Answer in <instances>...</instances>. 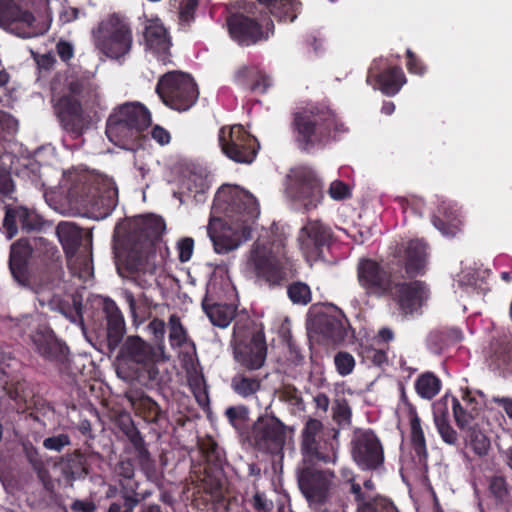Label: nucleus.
<instances>
[{"label": "nucleus", "mask_w": 512, "mask_h": 512, "mask_svg": "<svg viewBox=\"0 0 512 512\" xmlns=\"http://www.w3.org/2000/svg\"><path fill=\"white\" fill-rule=\"evenodd\" d=\"M491 361L504 373H512V341H500L493 347Z\"/></svg>", "instance_id": "3c124183"}, {"label": "nucleus", "mask_w": 512, "mask_h": 512, "mask_svg": "<svg viewBox=\"0 0 512 512\" xmlns=\"http://www.w3.org/2000/svg\"><path fill=\"white\" fill-rule=\"evenodd\" d=\"M199 0H181L179 5V24L182 28L187 29L195 20V12L198 7Z\"/></svg>", "instance_id": "680f3d73"}, {"label": "nucleus", "mask_w": 512, "mask_h": 512, "mask_svg": "<svg viewBox=\"0 0 512 512\" xmlns=\"http://www.w3.org/2000/svg\"><path fill=\"white\" fill-rule=\"evenodd\" d=\"M223 154L236 163L251 164L257 156V139L240 125L223 126L218 133Z\"/></svg>", "instance_id": "4468645a"}, {"label": "nucleus", "mask_w": 512, "mask_h": 512, "mask_svg": "<svg viewBox=\"0 0 512 512\" xmlns=\"http://www.w3.org/2000/svg\"><path fill=\"white\" fill-rule=\"evenodd\" d=\"M153 347L139 336H128L120 347L117 373L126 370L124 378L137 381H152L159 373L154 362Z\"/></svg>", "instance_id": "0eeeda50"}, {"label": "nucleus", "mask_w": 512, "mask_h": 512, "mask_svg": "<svg viewBox=\"0 0 512 512\" xmlns=\"http://www.w3.org/2000/svg\"><path fill=\"white\" fill-rule=\"evenodd\" d=\"M166 228L162 217L152 214L136 216L122 239L123 251L117 255L120 276L127 277L142 289L157 282L155 248L161 242Z\"/></svg>", "instance_id": "f257e3e1"}, {"label": "nucleus", "mask_w": 512, "mask_h": 512, "mask_svg": "<svg viewBox=\"0 0 512 512\" xmlns=\"http://www.w3.org/2000/svg\"><path fill=\"white\" fill-rule=\"evenodd\" d=\"M363 358L371 364L381 367L388 362L387 352L384 349H377L372 346H366L362 349Z\"/></svg>", "instance_id": "338daca9"}, {"label": "nucleus", "mask_w": 512, "mask_h": 512, "mask_svg": "<svg viewBox=\"0 0 512 512\" xmlns=\"http://www.w3.org/2000/svg\"><path fill=\"white\" fill-rule=\"evenodd\" d=\"M230 38L240 47H251L268 41L275 33L273 20L266 12L250 16L243 12L231 13L226 18Z\"/></svg>", "instance_id": "6e6552de"}, {"label": "nucleus", "mask_w": 512, "mask_h": 512, "mask_svg": "<svg viewBox=\"0 0 512 512\" xmlns=\"http://www.w3.org/2000/svg\"><path fill=\"white\" fill-rule=\"evenodd\" d=\"M453 416L456 425L464 430L472 425V422L479 416L484 406L489 407V400L483 392H472L469 389L462 390L461 400L451 396Z\"/></svg>", "instance_id": "393cba45"}, {"label": "nucleus", "mask_w": 512, "mask_h": 512, "mask_svg": "<svg viewBox=\"0 0 512 512\" xmlns=\"http://www.w3.org/2000/svg\"><path fill=\"white\" fill-rule=\"evenodd\" d=\"M387 297L397 304L402 315H412L422 307L428 297V288L426 283L420 280L399 279L394 281L393 289Z\"/></svg>", "instance_id": "4be33fe9"}, {"label": "nucleus", "mask_w": 512, "mask_h": 512, "mask_svg": "<svg viewBox=\"0 0 512 512\" xmlns=\"http://www.w3.org/2000/svg\"><path fill=\"white\" fill-rule=\"evenodd\" d=\"M123 298L128 304L134 322H143L150 316L153 301L145 293H141L138 298H135L131 291L125 290Z\"/></svg>", "instance_id": "49530a36"}, {"label": "nucleus", "mask_w": 512, "mask_h": 512, "mask_svg": "<svg viewBox=\"0 0 512 512\" xmlns=\"http://www.w3.org/2000/svg\"><path fill=\"white\" fill-rule=\"evenodd\" d=\"M169 339L172 346L181 347L186 343L187 332L176 314L169 317Z\"/></svg>", "instance_id": "bf43d9fd"}, {"label": "nucleus", "mask_w": 512, "mask_h": 512, "mask_svg": "<svg viewBox=\"0 0 512 512\" xmlns=\"http://www.w3.org/2000/svg\"><path fill=\"white\" fill-rule=\"evenodd\" d=\"M117 484L120 487L121 501L110 504L108 512H133L138 506L135 491L139 489V482L135 478V466L131 459L120 460L114 469Z\"/></svg>", "instance_id": "412c9836"}, {"label": "nucleus", "mask_w": 512, "mask_h": 512, "mask_svg": "<svg viewBox=\"0 0 512 512\" xmlns=\"http://www.w3.org/2000/svg\"><path fill=\"white\" fill-rule=\"evenodd\" d=\"M199 450L206 461L205 466L220 467L225 461L224 451L219 447L215 439L206 435L198 440Z\"/></svg>", "instance_id": "09e8293b"}, {"label": "nucleus", "mask_w": 512, "mask_h": 512, "mask_svg": "<svg viewBox=\"0 0 512 512\" xmlns=\"http://www.w3.org/2000/svg\"><path fill=\"white\" fill-rule=\"evenodd\" d=\"M463 338L461 329L457 327H441L432 330L427 337V346L430 351L440 354L451 345L460 342Z\"/></svg>", "instance_id": "58836bf2"}, {"label": "nucleus", "mask_w": 512, "mask_h": 512, "mask_svg": "<svg viewBox=\"0 0 512 512\" xmlns=\"http://www.w3.org/2000/svg\"><path fill=\"white\" fill-rule=\"evenodd\" d=\"M334 363L337 372L342 376H347L352 373L355 367V360L353 356L345 351H340L335 355Z\"/></svg>", "instance_id": "69168bd1"}, {"label": "nucleus", "mask_w": 512, "mask_h": 512, "mask_svg": "<svg viewBox=\"0 0 512 512\" xmlns=\"http://www.w3.org/2000/svg\"><path fill=\"white\" fill-rule=\"evenodd\" d=\"M156 93L171 109L186 111L198 99V89L193 78L179 71L164 74L156 85Z\"/></svg>", "instance_id": "9b49d317"}, {"label": "nucleus", "mask_w": 512, "mask_h": 512, "mask_svg": "<svg viewBox=\"0 0 512 512\" xmlns=\"http://www.w3.org/2000/svg\"><path fill=\"white\" fill-rule=\"evenodd\" d=\"M367 83L387 96H394L406 83V77L403 69L399 66H390L377 74H374L370 69L367 75Z\"/></svg>", "instance_id": "2f4dec72"}, {"label": "nucleus", "mask_w": 512, "mask_h": 512, "mask_svg": "<svg viewBox=\"0 0 512 512\" xmlns=\"http://www.w3.org/2000/svg\"><path fill=\"white\" fill-rule=\"evenodd\" d=\"M35 17L29 10L22 9L14 0H0V27L18 37L27 39L35 36Z\"/></svg>", "instance_id": "b1692460"}, {"label": "nucleus", "mask_w": 512, "mask_h": 512, "mask_svg": "<svg viewBox=\"0 0 512 512\" xmlns=\"http://www.w3.org/2000/svg\"><path fill=\"white\" fill-rule=\"evenodd\" d=\"M104 312L107 322V341L111 349H115L122 342L126 333L124 316L113 300H106Z\"/></svg>", "instance_id": "72a5a7b5"}, {"label": "nucleus", "mask_w": 512, "mask_h": 512, "mask_svg": "<svg viewBox=\"0 0 512 512\" xmlns=\"http://www.w3.org/2000/svg\"><path fill=\"white\" fill-rule=\"evenodd\" d=\"M31 340L37 353L45 360L57 364H63L67 360L69 348L56 337L51 328L38 326L31 334Z\"/></svg>", "instance_id": "a878e982"}, {"label": "nucleus", "mask_w": 512, "mask_h": 512, "mask_svg": "<svg viewBox=\"0 0 512 512\" xmlns=\"http://www.w3.org/2000/svg\"><path fill=\"white\" fill-rule=\"evenodd\" d=\"M146 46L156 54L163 63L170 62L171 39L159 19L153 20L146 26L144 32Z\"/></svg>", "instance_id": "7c9ffc66"}, {"label": "nucleus", "mask_w": 512, "mask_h": 512, "mask_svg": "<svg viewBox=\"0 0 512 512\" xmlns=\"http://www.w3.org/2000/svg\"><path fill=\"white\" fill-rule=\"evenodd\" d=\"M334 478V471L318 469L312 463H303L297 469L299 489L315 512L329 511Z\"/></svg>", "instance_id": "1a4fd4ad"}, {"label": "nucleus", "mask_w": 512, "mask_h": 512, "mask_svg": "<svg viewBox=\"0 0 512 512\" xmlns=\"http://www.w3.org/2000/svg\"><path fill=\"white\" fill-rule=\"evenodd\" d=\"M54 109L61 127L73 139L79 138L90 128L92 118L89 111L93 107H86L81 101L62 95L57 100Z\"/></svg>", "instance_id": "aec40b11"}, {"label": "nucleus", "mask_w": 512, "mask_h": 512, "mask_svg": "<svg viewBox=\"0 0 512 512\" xmlns=\"http://www.w3.org/2000/svg\"><path fill=\"white\" fill-rule=\"evenodd\" d=\"M118 427L132 444L142 470L147 472L149 469L154 468V461L146 447L145 440L132 418L129 415L120 417Z\"/></svg>", "instance_id": "c756f323"}, {"label": "nucleus", "mask_w": 512, "mask_h": 512, "mask_svg": "<svg viewBox=\"0 0 512 512\" xmlns=\"http://www.w3.org/2000/svg\"><path fill=\"white\" fill-rule=\"evenodd\" d=\"M276 394L280 401L287 403L295 411L302 412L305 410V403L301 392L292 384H284Z\"/></svg>", "instance_id": "5fc2aeb1"}, {"label": "nucleus", "mask_w": 512, "mask_h": 512, "mask_svg": "<svg viewBox=\"0 0 512 512\" xmlns=\"http://www.w3.org/2000/svg\"><path fill=\"white\" fill-rule=\"evenodd\" d=\"M449 396L445 395L433 404V420L441 439L449 445H456L458 433L449 422Z\"/></svg>", "instance_id": "f704fd0d"}, {"label": "nucleus", "mask_w": 512, "mask_h": 512, "mask_svg": "<svg viewBox=\"0 0 512 512\" xmlns=\"http://www.w3.org/2000/svg\"><path fill=\"white\" fill-rule=\"evenodd\" d=\"M357 512H399L394 502L385 496L376 495L362 503Z\"/></svg>", "instance_id": "4d7b16f0"}, {"label": "nucleus", "mask_w": 512, "mask_h": 512, "mask_svg": "<svg viewBox=\"0 0 512 512\" xmlns=\"http://www.w3.org/2000/svg\"><path fill=\"white\" fill-rule=\"evenodd\" d=\"M235 360L248 370L260 369L266 360L267 344L263 328L251 319L237 321L233 328Z\"/></svg>", "instance_id": "423d86ee"}, {"label": "nucleus", "mask_w": 512, "mask_h": 512, "mask_svg": "<svg viewBox=\"0 0 512 512\" xmlns=\"http://www.w3.org/2000/svg\"><path fill=\"white\" fill-rule=\"evenodd\" d=\"M323 424L320 420L310 418L301 431L300 449L303 455V463L314 461L325 464L334 463L337 453L333 442L321 437Z\"/></svg>", "instance_id": "f3484780"}, {"label": "nucleus", "mask_w": 512, "mask_h": 512, "mask_svg": "<svg viewBox=\"0 0 512 512\" xmlns=\"http://www.w3.org/2000/svg\"><path fill=\"white\" fill-rule=\"evenodd\" d=\"M56 233L63 247L66 256L75 254L82 250L89 237L92 238L91 232H88L75 223L60 222L57 225Z\"/></svg>", "instance_id": "473e14b6"}, {"label": "nucleus", "mask_w": 512, "mask_h": 512, "mask_svg": "<svg viewBox=\"0 0 512 512\" xmlns=\"http://www.w3.org/2000/svg\"><path fill=\"white\" fill-rule=\"evenodd\" d=\"M23 453L44 488L48 491L52 490L54 488L53 479L38 449L30 442L23 443Z\"/></svg>", "instance_id": "79ce46f5"}, {"label": "nucleus", "mask_w": 512, "mask_h": 512, "mask_svg": "<svg viewBox=\"0 0 512 512\" xmlns=\"http://www.w3.org/2000/svg\"><path fill=\"white\" fill-rule=\"evenodd\" d=\"M286 190L288 195L301 202L307 211L317 208L323 199L321 182L307 166H298L290 170Z\"/></svg>", "instance_id": "2eb2a0df"}, {"label": "nucleus", "mask_w": 512, "mask_h": 512, "mask_svg": "<svg viewBox=\"0 0 512 512\" xmlns=\"http://www.w3.org/2000/svg\"><path fill=\"white\" fill-rule=\"evenodd\" d=\"M357 281L367 297H387L393 289L395 280H399L397 270L390 263L385 267L372 258L359 259L356 267Z\"/></svg>", "instance_id": "ddd939ff"}, {"label": "nucleus", "mask_w": 512, "mask_h": 512, "mask_svg": "<svg viewBox=\"0 0 512 512\" xmlns=\"http://www.w3.org/2000/svg\"><path fill=\"white\" fill-rule=\"evenodd\" d=\"M298 240L304 255L316 261L324 258V250L332 241V231L319 220H308L300 229Z\"/></svg>", "instance_id": "5701e85b"}, {"label": "nucleus", "mask_w": 512, "mask_h": 512, "mask_svg": "<svg viewBox=\"0 0 512 512\" xmlns=\"http://www.w3.org/2000/svg\"><path fill=\"white\" fill-rule=\"evenodd\" d=\"M96 47L107 57L119 59L128 54L133 36L129 24L116 14L101 21L93 31Z\"/></svg>", "instance_id": "9d476101"}, {"label": "nucleus", "mask_w": 512, "mask_h": 512, "mask_svg": "<svg viewBox=\"0 0 512 512\" xmlns=\"http://www.w3.org/2000/svg\"><path fill=\"white\" fill-rule=\"evenodd\" d=\"M441 387V380L432 372L422 373L415 381L417 394L427 400L434 398L440 392Z\"/></svg>", "instance_id": "8fccbe9b"}, {"label": "nucleus", "mask_w": 512, "mask_h": 512, "mask_svg": "<svg viewBox=\"0 0 512 512\" xmlns=\"http://www.w3.org/2000/svg\"><path fill=\"white\" fill-rule=\"evenodd\" d=\"M72 99L81 101L86 107H96L100 103L99 85L93 74L72 77L67 85V93Z\"/></svg>", "instance_id": "c85d7f7f"}, {"label": "nucleus", "mask_w": 512, "mask_h": 512, "mask_svg": "<svg viewBox=\"0 0 512 512\" xmlns=\"http://www.w3.org/2000/svg\"><path fill=\"white\" fill-rule=\"evenodd\" d=\"M427 245L419 239H412L399 246L391 262L399 279H415L425 274L427 265Z\"/></svg>", "instance_id": "6ab92c4d"}, {"label": "nucleus", "mask_w": 512, "mask_h": 512, "mask_svg": "<svg viewBox=\"0 0 512 512\" xmlns=\"http://www.w3.org/2000/svg\"><path fill=\"white\" fill-rule=\"evenodd\" d=\"M19 223L21 225L22 230L25 231H34L38 230L42 226V222L40 217L29 209L19 206Z\"/></svg>", "instance_id": "e2e57ef3"}, {"label": "nucleus", "mask_w": 512, "mask_h": 512, "mask_svg": "<svg viewBox=\"0 0 512 512\" xmlns=\"http://www.w3.org/2000/svg\"><path fill=\"white\" fill-rule=\"evenodd\" d=\"M287 295L296 305H308L312 300V292L308 284L296 281L287 286Z\"/></svg>", "instance_id": "13d9d810"}, {"label": "nucleus", "mask_w": 512, "mask_h": 512, "mask_svg": "<svg viewBox=\"0 0 512 512\" xmlns=\"http://www.w3.org/2000/svg\"><path fill=\"white\" fill-rule=\"evenodd\" d=\"M489 492L497 505H506L511 501V486L503 475H494L489 479Z\"/></svg>", "instance_id": "603ef678"}, {"label": "nucleus", "mask_w": 512, "mask_h": 512, "mask_svg": "<svg viewBox=\"0 0 512 512\" xmlns=\"http://www.w3.org/2000/svg\"><path fill=\"white\" fill-rule=\"evenodd\" d=\"M127 399L135 408L136 413L147 424L158 429H166L169 424L168 412L150 396L143 392H130L126 394Z\"/></svg>", "instance_id": "bb28decb"}, {"label": "nucleus", "mask_w": 512, "mask_h": 512, "mask_svg": "<svg viewBox=\"0 0 512 512\" xmlns=\"http://www.w3.org/2000/svg\"><path fill=\"white\" fill-rule=\"evenodd\" d=\"M71 444L70 436L65 433L47 437L43 440V447L47 450L61 452L64 447Z\"/></svg>", "instance_id": "774afa93"}, {"label": "nucleus", "mask_w": 512, "mask_h": 512, "mask_svg": "<svg viewBox=\"0 0 512 512\" xmlns=\"http://www.w3.org/2000/svg\"><path fill=\"white\" fill-rule=\"evenodd\" d=\"M287 438V426L276 416L265 413L246 429V441L255 450L278 454L283 450Z\"/></svg>", "instance_id": "f8f14e48"}, {"label": "nucleus", "mask_w": 512, "mask_h": 512, "mask_svg": "<svg viewBox=\"0 0 512 512\" xmlns=\"http://www.w3.org/2000/svg\"><path fill=\"white\" fill-rule=\"evenodd\" d=\"M292 140L303 153L322 150L348 132L341 117L325 102H309L291 112Z\"/></svg>", "instance_id": "f03ea898"}, {"label": "nucleus", "mask_w": 512, "mask_h": 512, "mask_svg": "<svg viewBox=\"0 0 512 512\" xmlns=\"http://www.w3.org/2000/svg\"><path fill=\"white\" fill-rule=\"evenodd\" d=\"M32 253L33 247L26 238L15 241L10 247L9 269L13 278L21 285L30 281L29 263Z\"/></svg>", "instance_id": "cd10ccee"}, {"label": "nucleus", "mask_w": 512, "mask_h": 512, "mask_svg": "<svg viewBox=\"0 0 512 512\" xmlns=\"http://www.w3.org/2000/svg\"><path fill=\"white\" fill-rule=\"evenodd\" d=\"M223 466H205L201 478L200 489L210 497L209 500L218 498L222 494Z\"/></svg>", "instance_id": "a18cd8bd"}, {"label": "nucleus", "mask_w": 512, "mask_h": 512, "mask_svg": "<svg viewBox=\"0 0 512 512\" xmlns=\"http://www.w3.org/2000/svg\"><path fill=\"white\" fill-rule=\"evenodd\" d=\"M228 422L246 439L249 409L244 405L230 406L225 410Z\"/></svg>", "instance_id": "864d4df0"}, {"label": "nucleus", "mask_w": 512, "mask_h": 512, "mask_svg": "<svg viewBox=\"0 0 512 512\" xmlns=\"http://www.w3.org/2000/svg\"><path fill=\"white\" fill-rule=\"evenodd\" d=\"M317 327L321 334L333 342H342L347 337L348 319L344 314H322L316 319Z\"/></svg>", "instance_id": "c9c22d12"}, {"label": "nucleus", "mask_w": 512, "mask_h": 512, "mask_svg": "<svg viewBox=\"0 0 512 512\" xmlns=\"http://www.w3.org/2000/svg\"><path fill=\"white\" fill-rule=\"evenodd\" d=\"M66 257L68 268L74 276L82 280H87L93 276L94 267L91 237L87 239L86 244L82 250Z\"/></svg>", "instance_id": "e433bc0d"}, {"label": "nucleus", "mask_w": 512, "mask_h": 512, "mask_svg": "<svg viewBox=\"0 0 512 512\" xmlns=\"http://www.w3.org/2000/svg\"><path fill=\"white\" fill-rule=\"evenodd\" d=\"M266 9L264 12L273 15L279 22H294L297 18L301 2L299 0H257Z\"/></svg>", "instance_id": "ea45409f"}, {"label": "nucleus", "mask_w": 512, "mask_h": 512, "mask_svg": "<svg viewBox=\"0 0 512 512\" xmlns=\"http://www.w3.org/2000/svg\"><path fill=\"white\" fill-rule=\"evenodd\" d=\"M333 419L339 425H350L352 409L345 397L337 398L332 406Z\"/></svg>", "instance_id": "052dcab7"}, {"label": "nucleus", "mask_w": 512, "mask_h": 512, "mask_svg": "<svg viewBox=\"0 0 512 512\" xmlns=\"http://www.w3.org/2000/svg\"><path fill=\"white\" fill-rule=\"evenodd\" d=\"M215 222L210 221L207 227V233L213 243V247L216 253L226 254L230 251L235 250L240 242L237 236L230 233V229L222 228L220 232L215 229Z\"/></svg>", "instance_id": "c03bdc74"}, {"label": "nucleus", "mask_w": 512, "mask_h": 512, "mask_svg": "<svg viewBox=\"0 0 512 512\" xmlns=\"http://www.w3.org/2000/svg\"><path fill=\"white\" fill-rule=\"evenodd\" d=\"M469 429L468 441L472 451L479 457L488 455L491 447L490 439L480 429L467 427Z\"/></svg>", "instance_id": "6e6d98bb"}, {"label": "nucleus", "mask_w": 512, "mask_h": 512, "mask_svg": "<svg viewBox=\"0 0 512 512\" xmlns=\"http://www.w3.org/2000/svg\"><path fill=\"white\" fill-rule=\"evenodd\" d=\"M249 264L258 282L270 288L281 287L297 274L293 260L284 253H275L270 245L255 242Z\"/></svg>", "instance_id": "39448f33"}, {"label": "nucleus", "mask_w": 512, "mask_h": 512, "mask_svg": "<svg viewBox=\"0 0 512 512\" xmlns=\"http://www.w3.org/2000/svg\"><path fill=\"white\" fill-rule=\"evenodd\" d=\"M19 213L18 207L6 206L3 228L8 239H12L18 232Z\"/></svg>", "instance_id": "0e129e2a"}, {"label": "nucleus", "mask_w": 512, "mask_h": 512, "mask_svg": "<svg viewBox=\"0 0 512 512\" xmlns=\"http://www.w3.org/2000/svg\"><path fill=\"white\" fill-rule=\"evenodd\" d=\"M151 124V112L144 104L126 102L112 110L106 121L105 133L115 146L135 151L143 147Z\"/></svg>", "instance_id": "7ed1b4c3"}, {"label": "nucleus", "mask_w": 512, "mask_h": 512, "mask_svg": "<svg viewBox=\"0 0 512 512\" xmlns=\"http://www.w3.org/2000/svg\"><path fill=\"white\" fill-rule=\"evenodd\" d=\"M410 441L415 456L420 464H424L428 458V450L421 419L415 408L409 409Z\"/></svg>", "instance_id": "a19ab883"}, {"label": "nucleus", "mask_w": 512, "mask_h": 512, "mask_svg": "<svg viewBox=\"0 0 512 512\" xmlns=\"http://www.w3.org/2000/svg\"><path fill=\"white\" fill-rule=\"evenodd\" d=\"M351 455L363 471H376L384 464V447L372 429L355 431L351 440Z\"/></svg>", "instance_id": "a211bd4d"}, {"label": "nucleus", "mask_w": 512, "mask_h": 512, "mask_svg": "<svg viewBox=\"0 0 512 512\" xmlns=\"http://www.w3.org/2000/svg\"><path fill=\"white\" fill-rule=\"evenodd\" d=\"M214 207H220L226 216L241 222L259 214L257 199L236 185H222L216 192Z\"/></svg>", "instance_id": "dca6fc26"}, {"label": "nucleus", "mask_w": 512, "mask_h": 512, "mask_svg": "<svg viewBox=\"0 0 512 512\" xmlns=\"http://www.w3.org/2000/svg\"><path fill=\"white\" fill-rule=\"evenodd\" d=\"M59 465L62 474L68 481L85 477L89 473L87 457L78 449L62 456Z\"/></svg>", "instance_id": "4c0bfd02"}, {"label": "nucleus", "mask_w": 512, "mask_h": 512, "mask_svg": "<svg viewBox=\"0 0 512 512\" xmlns=\"http://www.w3.org/2000/svg\"><path fill=\"white\" fill-rule=\"evenodd\" d=\"M71 203L89 210L95 218L109 216L118 204V188L107 175L82 172L71 179L68 189Z\"/></svg>", "instance_id": "20e7f679"}, {"label": "nucleus", "mask_w": 512, "mask_h": 512, "mask_svg": "<svg viewBox=\"0 0 512 512\" xmlns=\"http://www.w3.org/2000/svg\"><path fill=\"white\" fill-rule=\"evenodd\" d=\"M202 308L211 323L220 328L229 326L236 314V306L233 304H208L206 299L202 302Z\"/></svg>", "instance_id": "37998d69"}, {"label": "nucleus", "mask_w": 512, "mask_h": 512, "mask_svg": "<svg viewBox=\"0 0 512 512\" xmlns=\"http://www.w3.org/2000/svg\"><path fill=\"white\" fill-rule=\"evenodd\" d=\"M261 379L258 376L236 373L231 379V388L242 398H250L261 389Z\"/></svg>", "instance_id": "de8ad7c7"}]
</instances>
